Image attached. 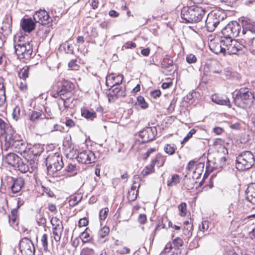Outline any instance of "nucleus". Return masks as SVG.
Segmentation results:
<instances>
[{"mask_svg":"<svg viewBox=\"0 0 255 255\" xmlns=\"http://www.w3.org/2000/svg\"><path fill=\"white\" fill-rule=\"evenodd\" d=\"M30 148L27 142L17 135V168L21 173H26L28 170L27 158L29 155Z\"/></svg>","mask_w":255,"mask_h":255,"instance_id":"nucleus-1","label":"nucleus"},{"mask_svg":"<svg viewBox=\"0 0 255 255\" xmlns=\"http://www.w3.org/2000/svg\"><path fill=\"white\" fill-rule=\"evenodd\" d=\"M206 12L204 8L197 5L185 6L181 9V17L185 22L197 23L202 20Z\"/></svg>","mask_w":255,"mask_h":255,"instance_id":"nucleus-2","label":"nucleus"},{"mask_svg":"<svg viewBox=\"0 0 255 255\" xmlns=\"http://www.w3.org/2000/svg\"><path fill=\"white\" fill-rule=\"evenodd\" d=\"M254 98V95L251 89L242 88L237 92L234 102L237 106L244 109L252 105Z\"/></svg>","mask_w":255,"mask_h":255,"instance_id":"nucleus-3","label":"nucleus"},{"mask_svg":"<svg viewBox=\"0 0 255 255\" xmlns=\"http://www.w3.org/2000/svg\"><path fill=\"white\" fill-rule=\"evenodd\" d=\"M255 162L254 155L250 151L242 152L236 158V167L240 171L251 168Z\"/></svg>","mask_w":255,"mask_h":255,"instance_id":"nucleus-4","label":"nucleus"},{"mask_svg":"<svg viewBox=\"0 0 255 255\" xmlns=\"http://www.w3.org/2000/svg\"><path fill=\"white\" fill-rule=\"evenodd\" d=\"M226 18V15L221 10H215L208 14L205 24L208 31H214L220 22Z\"/></svg>","mask_w":255,"mask_h":255,"instance_id":"nucleus-5","label":"nucleus"},{"mask_svg":"<svg viewBox=\"0 0 255 255\" xmlns=\"http://www.w3.org/2000/svg\"><path fill=\"white\" fill-rule=\"evenodd\" d=\"M222 42L225 46V53L229 55L241 54L244 53L246 49L244 45L233 39H225Z\"/></svg>","mask_w":255,"mask_h":255,"instance_id":"nucleus-6","label":"nucleus"},{"mask_svg":"<svg viewBox=\"0 0 255 255\" xmlns=\"http://www.w3.org/2000/svg\"><path fill=\"white\" fill-rule=\"evenodd\" d=\"M46 165L48 172H56L63 167L62 157L57 154L49 155L46 158Z\"/></svg>","mask_w":255,"mask_h":255,"instance_id":"nucleus-7","label":"nucleus"},{"mask_svg":"<svg viewBox=\"0 0 255 255\" xmlns=\"http://www.w3.org/2000/svg\"><path fill=\"white\" fill-rule=\"evenodd\" d=\"M0 128L5 133V144L8 147L14 146L15 135V130L0 118Z\"/></svg>","mask_w":255,"mask_h":255,"instance_id":"nucleus-8","label":"nucleus"},{"mask_svg":"<svg viewBox=\"0 0 255 255\" xmlns=\"http://www.w3.org/2000/svg\"><path fill=\"white\" fill-rule=\"evenodd\" d=\"M241 26L237 21H232L229 23L222 30L223 37L225 39H233L240 36Z\"/></svg>","mask_w":255,"mask_h":255,"instance_id":"nucleus-9","label":"nucleus"},{"mask_svg":"<svg viewBox=\"0 0 255 255\" xmlns=\"http://www.w3.org/2000/svg\"><path fill=\"white\" fill-rule=\"evenodd\" d=\"M19 250L22 255H34L35 248L31 242L27 238L21 239L19 243Z\"/></svg>","mask_w":255,"mask_h":255,"instance_id":"nucleus-10","label":"nucleus"},{"mask_svg":"<svg viewBox=\"0 0 255 255\" xmlns=\"http://www.w3.org/2000/svg\"><path fill=\"white\" fill-rule=\"evenodd\" d=\"M24 185V180L23 178L21 177H17V187L18 186L19 187V190L17 189V196H19L17 198V210L23 205L28 198V192L27 191L19 192V190L23 187Z\"/></svg>","mask_w":255,"mask_h":255,"instance_id":"nucleus-11","label":"nucleus"},{"mask_svg":"<svg viewBox=\"0 0 255 255\" xmlns=\"http://www.w3.org/2000/svg\"><path fill=\"white\" fill-rule=\"evenodd\" d=\"M76 158L79 162L83 164H90L96 161L94 153L89 150L79 152Z\"/></svg>","mask_w":255,"mask_h":255,"instance_id":"nucleus-12","label":"nucleus"},{"mask_svg":"<svg viewBox=\"0 0 255 255\" xmlns=\"http://www.w3.org/2000/svg\"><path fill=\"white\" fill-rule=\"evenodd\" d=\"M61 85V87H59L56 92L53 94V97L56 98L63 96L65 93L70 92L74 89V84L66 80H62Z\"/></svg>","mask_w":255,"mask_h":255,"instance_id":"nucleus-13","label":"nucleus"},{"mask_svg":"<svg viewBox=\"0 0 255 255\" xmlns=\"http://www.w3.org/2000/svg\"><path fill=\"white\" fill-rule=\"evenodd\" d=\"M155 127H147L140 131L139 133L142 142H147L152 140L156 134Z\"/></svg>","mask_w":255,"mask_h":255,"instance_id":"nucleus-14","label":"nucleus"},{"mask_svg":"<svg viewBox=\"0 0 255 255\" xmlns=\"http://www.w3.org/2000/svg\"><path fill=\"white\" fill-rule=\"evenodd\" d=\"M33 17L36 22H39L42 25L48 24L51 21L48 12L45 10H40L35 12Z\"/></svg>","mask_w":255,"mask_h":255,"instance_id":"nucleus-15","label":"nucleus"},{"mask_svg":"<svg viewBox=\"0 0 255 255\" xmlns=\"http://www.w3.org/2000/svg\"><path fill=\"white\" fill-rule=\"evenodd\" d=\"M27 48L26 44H17V58L19 59H28L32 52L29 45Z\"/></svg>","mask_w":255,"mask_h":255,"instance_id":"nucleus-16","label":"nucleus"},{"mask_svg":"<svg viewBox=\"0 0 255 255\" xmlns=\"http://www.w3.org/2000/svg\"><path fill=\"white\" fill-rule=\"evenodd\" d=\"M224 40L225 38L222 37L220 40L214 39L213 41H211L209 43L210 50L217 54L220 53L225 54V46L223 45V42H222Z\"/></svg>","mask_w":255,"mask_h":255,"instance_id":"nucleus-17","label":"nucleus"},{"mask_svg":"<svg viewBox=\"0 0 255 255\" xmlns=\"http://www.w3.org/2000/svg\"><path fill=\"white\" fill-rule=\"evenodd\" d=\"M123 80V76L122 75L111 73L107 76L106 84L108 87H113L116 85L121 84Z\"/></svg>","mask_w":255,"mask_h":255,"instance_id":"nucleus-18","label":"nucleus"},{"mask_svg":"<svg viewBox=\"0 0 255 255\" xmlns=\"http://www.w3.org/2000/svg\"><path fill=\"white\" fill-rule=\"evenodd\" d=\"M218 64L216 62L206 63L204 65L203 69V74L205 76L212 77L214 76L215 74H219L221 72V69L220 68L216 69V65Z\"/></svg>","mask_w":255,"mask_h":255,"instance_id":"nucleus-19","label":"nucleus"},{"mask_svg":"<svg viewBox=\"0 0 255 255\" xmlns=\"http://www.w3.org/2000/svg\"><path fill=\"white\" fill-rule=\"evenodd\" d=\"M29 67L24 66L18 72V76L22 81L20 82L19 89L21 91H24L27 89L26 79L28 77Z\"/></svg>","mask_w":255,"mask_h":255,"instance_id":"nucleus-20","label":"nucleus"},{"mask_svg":"<svg viewBox=\"0 0 255 255\" xmlns=\"http://www.w3.org/2000/svg\"><path fill=\"white\" fill-rule=\"evenodd\" d=\"M20 25L22 29L28 33L31 32L35 27V23L31 18H22Z\"/></svg>","mask_w":255,"mask_h":255,"instance_id":"nucleus-21","label":"nucleus"},{"mask_svg":"<svg viewBox=\"0 0 255 255\" xmlns=\"http://www.w3.org/2000/svg\"><path fill=\"white\" fill-rule=\"evenodd\" d=\"M43 151V148L42 146L39 144L35 145L31 150L30 149L29 155L27 158V163L29 160L34 162Z\"/></svg>","mask_w":255,"mask_h":255,"instance_id":"nucleus-22","label":"nucleus"},{"mask_svg":"<svg viewBox=\"0 0 255 255\" xmlns=\"http://www.w3.org/2000/svg\"><path fill=\"white\" fill-rule=\"evenodd\" d=\"M239 20L241 22L243 30L255 33V22L245 17H241Z\"/></svg>","mask_w":255,"mask_h":255,"instance_id":"nucleus-23","label":"nucleus"},{"mask_svg":"<svg viewBox=\"0 0 255 255\" xmlns=\"http://www.w3.org/2000/svg\"><path fill=\"white\" fill-rule=\"evenodd\" d=\"M240 36L242 37L246 44L251 46L255 38V33L250 31L242 30V32H240Z\"/></svg>","mask_w":255,"mask_h":255,"instance_id":"nucleus-24","label":"nucleus"},{"mask_svg":"<svg viewBox=\"0 0 255 255\" xmlns=\"http://www.w3.org/2000/svg\"><path fill=\"white\" fill-rule=\"evenodd\" d=\"M247 200L255 205V184H250L247 188L246 191Z\"/></svg>","mask_w":255,"mask_h":255,"instance_id":"nucleus-25","label":"nucleus"},{"mask_svg":"<svg viewBox=\"0 0 255 255\" xmlns=\"http://www.w3.org/2000/svg\"><path fill=\"white\" fill-rule=\"evenodd\" d=\"M109 232V228L107 226H104L101 228L98 233V242L100 244H103L107 241Z\"/></svg>","mask_w":255,"mask_h":255,"instance_id":"nucleus-26","label":"nucleus"},{"mask_svg":"<svg viewBox=\"0 0 255 255\" xmlns=\"http://www.w3.org/2000/svg\"><path fill=\"white\" fill-rule=\"evenodd\" d=\"M211 99L213 102L220 105L228 106L230 104V101L228 98L222 97L216 94L213 95Z\"/></svg>","mask_w":255,"mask_h":255,"instance_id":"nucleus-27","label":"nucleus"},{"mask_svg":"<svg viewBox=\"0 0 255 255\" xmlns=\"http://www.w3.org/2000/svg\"><path fill=\"white\" fill-rule=\"evenodd\" d=\"M3 79L0 78V107H2L6 100L5 89L3 82Z\"/></svg>","mask_w":255,"mask_h":255,"instance_id":"nucleus-28","label":"nucleus"},{"mask_svg":"<svg viewBox=\"0 0 255 255\" xmlns=\"http://www.w3.org/2000/svg\"><path fill=\"white\" fill-rule=\"evenodd\" d=\"M81 115L82 117L91 121L94 120V119L96 118L97 116L95 112H91L87 109H82L81 111Z\"/></svg>","mask_w":255,"mask_h":255,"instance_id":"nucleus-29","label":"nucleus"},{"mask_svg":"<svg viewBox=\"0 0 255 255\" xmlns=\"http://www.w3.org/2000/svg\"><path fill=\"white\" fill-rule=\"evenodd\" d=\"M165 161V157L162 156L161 154H158L152 159V163L154 164L155 166L156 165L158 167H160L163 165Z\"/></svg>","mask_w":255,"mask_h":255,"instance_id":"nucleus-30","label":"nucleus"},{"mask_svg":"<svg viewBox=\"0 0 255 255\" xmlns=\"http://www.w3.org/2000/svg\"><path fill=\"white\" fill-rule=\"evenodd\" d=\"M184 227L183 228V233L186 236H190L192 235V230L193 225L188 221L184 222Z\"/></svg>","mask_w":255,"mask_h":255,"instance_id":"nucleus-31","label":"nucleus"},{"mask_svg":"<svg viewBox=\"0 0 255 255\" xmlns=\"http://www.w3.org/2000/svg\"><path fill=\"white\" fill-rule=\"evenodd\" d=\"M82 198V196L79 194L74 195L70 196L69 200V205L71 207L76 206L81 201Z\"/></svg>","mask_w":255,"mask_h":255,"instance_id":"nucleus-32","label":"nucleus"},{"mask_svg":"<svg viewBox=\"0 0 255 255\" xmlns=\"http://www.w3.org/2000/svg\"><path fill=\"white\" fill-rule=\"evenodd\" d=\"M16 157V154L13 153H9L7 154L5 158V161L9 165L11 166L15 167V159Z\"/></svg>","mask_w":255,"mask_h":255,"instance_id":"nucleus-33","label":"nucleus"},{"mask_svg":"<svg viewBox=\"0 0 255 255\" xmlns=\"http://www.w3.org/2000/svg\"><path fill=\"white\" fill-rule=\"evenodd\" d=\"M172 245L170 242L168 243L164 248V251L162 252L161 255H178L172 251Z\"/></svg>","mask_w":255,"mask_h":255,"instance_id":"nucleus-34","label":"nucleus"},{"mask_svg":"<svg viewBox=\"0 0 255 255\" xmlns=\"http://www.w3.org/2000/svg\"><path fill=\"white\" fill-rule=\"evenodd\" d=\"M63 231V228L52 229L53 238L56 242H58L60 240Z\"/></svg>","mask_w":255,"mask_h":255,"instance_id":"nucleus-35","label":"nucleus"},{"mask_svg":"<svg viewBox=\"0 0 255 255\" xmlns=\"http://www.w3.org/2000/svg\"><path fill=\"white\" fill-rule=\"evenodd\" d=\"M50 222L52 226V229L63 228L62 222L61 220H60L58 218L53 217L51 219Z\"/></svg>","mask_w":255,"mask_h":255,"instance_id":"nucleus-36","label":"nucleus"},{"mask_svg":"<svg viewBox=\"0 0 255 255\" xmlns=\"http://www.w3.org/2000/svg\"><path fill=\"white\" fill-rule=\"evenodd\" d=\"M180 182L179 176L177 174H173L171 179L167 181L168 186H173L177 185Z\"/></svg>","mask_w":255,"mask_h":255,"instance_id":"nucleus-37","label":"nucleus"},{"mask_svg":"<svg viewBox=\"0 0 255 255\" xmlns=\"http://www.w3.org/2000/svg\"><path fill=\"white\" fill-rule=\"evenodd\" d=\"M8 222L9 225L13 228H15V222H16V209L11 210V215L8 216Z\"/></svg>","mask_w":255,"mask_h":255,"instance_id":"nucleus-38","label":"nucleus"},{"mask_svg":"<svg viewBox=\"0 0 255 255\" xmlns=\"http://www.w3.org/2000/svg\"><path fill=\"white\" fill-rule=\"evenodd\" d=\"M176 148L174 144H167L164 147V150L167 154L172 155L175 153Z\"/></svg>","mask_w":255,"mask_h":255,"instance_id":"nucleus-39","label":"nucleus"},{"mask_svg":"<svg viewBox=\"0 0 255 255\" xmlns=\"http://www.w3.org/2000/svg\"><path fill=\"white\" fill-rule=\"evenodd\" d=\"M172 245L173 246L172 249H179L183 246V241L181 238L177 237L173 240Z\"/></svg>","mask_w":255,"mask_h":255,"instance_id":"nucleus-40","label":"nucleus"},{"mask_svg":"<svg viewBox=\"0 0 255 255\" xmlns=\"http://www.w3.org/2000/svg\"><path fill=\"white\" fill-rule=\"evenodd\" d=\"M80 237L83 243H87L92 240V237L88 232V228L81 234Z\"/></svg>","mask_w":255,"mask_h":255,"instance_id":"nucleus-41","label":"nucleus"},{"mask_svg":"<svg viewBox=\"0 0 255 255\" xmlns=\"http://www.w3.org/2000/svg\"><path fill=\"white\" fill-rule=\"evenodd\" d=\"M95 251L88 247L83 248L80 252V255H95Z\"/></svg>","mask_w":255,"mask_h":255,"instance_id":"nucleus-42","label":"nucleus"},{"mask_svg":"<svg viewBox=\"0 0 255 255\" xmlns=\"http://www.w3.org/2000/svg\"><path fill=\"white\" fill-rule=\"evenodd\" d=\"M154 164L151 162V164L146 166L142 170V174L144 176L147 175L149 174L154 171Z\"/></svg>","mask_w":255,"mask_h":255,"instance_id":"nucleus-43","label":"nucleus"},{"mask_svg":"<svg viewBox=\"0 0 255 255\" xmlns=\"http://www.w3.org/2000/svg\"><path fill=\"white\" fill-rule=\"evenodd\" d=\"M46 125L47 126L51 125L52 126L51 128H49V131L52 132L53 131L57 130L61 131V127L57 124H53L50 120H47V121L46 122Z\"/></svg>","mask_w":255,"mask_h":255,"instance_id":"nucleus-44","label":"nucleus"},{"mask_svg":"<svg viewBox=\"0 0 255 255\" xmlns=\"http://www.w3.org/2000/svg\"><path fill=\"white\" fill-rule=\"evenodd\" d=\"M137 104L140 106V107L143 109H145L148 108V105L145 102L144 98L142 96H139L137 98Z\"/></svg>","mask_w":255,"mask_h":255,"instance_id":"nucleus-45","label":"nucleus"},{"mask_svg":"<svg viewBox=\"0 0 255 255\" xmlns=\"http://www.w3.org/2000/svg\"><path fill=\"white\" fill-rule=\"evenodd\" d=\"M48 237L46 234L43 235L41 239V244L43 247V251L47 252L48 250Z\"/></svg>","mask_w":255,"mask_h":255,"instance_id":"nucleus-46","label":"nucleus"},{"mask_svg":"<svg viewBox=\"0 0 255 255\" xmlns=\"http://www.w3.org/2000/svg\"><path fill=\"white\" fill-rule=\"evenodd\" d=\"M178 210L180 212V215L181 216H185L186 214L187 205L185 203H181L178 205Z\"/></svg>","mask_w":255,"mask_h":255,"instance_id":"nucleus-47","label":"nucleus"},{"mask_svg":"<svg viewBox=\"0 0 255 255\" xmlns=\"http://www.w3.org/2000/svg\"><path fill=\"white\" fill-rule=\"evenodd\" d=\"M137 192H138V189L136 190V191H134L133 190H129L128 192V200L130 201H134L137 196Z\"/></svg>","mask_w":255,"mask_h":255,"instance_id":"nucleus-48","label":"nucleus"},{"mask_svg":"<svg viewBox=\"0 0 255 255\" xmlns=\"http://www.w3.org/2000/svg\"><path fill=\"white\" fill-rule=\"evenodd\" d=\"M209 228V222L207 220L203 221L201 224L199 225V229L200 231L205 232L207 231Z\"/></svg>","mask_w":255,"mask_h":255,"instance_id":"nucleus-49","label":"nucleus"},{"mask_svg":"<svg viewBox=\"0 0 255 255\" xmlns=\"http://www.w3.org/2000/svg\"><path fill=\"white\" fill-rule=\"evenodd\" d=\"M65 170L68 172L73 174L77 173V168L75 164H68L65 168Z\"/></svg>","mask_w":255,"mask_h":255,"instance_id":"nucleus-50","label":"nucleus"},{"mask_svg":"<svg viewBox=\"0 0 255 255\" xmlns=\"http://www.w3.org/2000/svg\"><path fill=\"white\" fill-rule=\"evenodd\" d=\"M109 213V209L105 208L102 209L99 213V217L101 220H104L107 217Z\"/></svg>","mask_w":255,"mask_h":255,"instance_id":"nucleus-51","label":"nucleus"},{"mask_svg":"<svg viewBox=\"0 0 255 255\" xmlns=\"http://www.w3.org/2000/svg\"><path fill=\"white\" fill-rule=\"evenodd\" d=\"M8 182L11 183V184L9 186L12 194H14L16 193V190H14L15 185L16 184V179L13 177H9L7 179Z\"/></svg>","mask_w":255,"mask_h":255,"instance_id":"nucleus-52","label":"nucleus"},{"mask_svg":"<svg viewBox=\"0 0 255 255\" xmlns=\"http://www.w3.org/2000/svg\"><path fill=\"white\" fill-rule=\"evenodd\" d=\"M36 222L39 226H42L43 227H46V220L45 218L41 215H39V217H37Z\"/></svg>","mask_w":255,"mask_h":255,"instance_id":"nucleus-53","label":"nucleus"},{"mask_svg":"<svg viewBox=\"0 0 255 255\" xmlns=\"http://www.w3.org/2000/svg\"><path fill=\"white\" fill-rule=\"evenodd\" d=\"M196 132V129L194 128L191 129L189 132L187 133L186 136L184 137L183 138L182 141L181 142V143L183 144L184 142H187L192 136L193 134H194Z\"/></svg>","mask_w":255,"mask_h":255,"instance_id":"nucleus-54","label":"nucleus"},{"mask_svg":"<svg viewBox=\"0 0 255 255\" xmlns=\"http://www.w3.org/2000/svg\"><path fill=\"white\" fill-rule=\"evenodd\" d=\"M197 60L196 56L192 54H188L186 56V61L188 63L191 64L195 63Z\"/></svg>","mask_w":255,"mask_h":255,"instance_id":"nucleus-55","label":"nucleus"},{"mask_svg":"<svg viewBox=\"0 0 255 255\" xmlns=\"http://www.w3.org/2000/svg\"><path fill=\"white\" fill-rule=\"evenodd\" d=\"M41 114L39 112H32L31 115L30 117V119L31 121H34L36 119H38L41 116Z\"/></svg>","mask_w":255,"mask_h":255,"instance_id":"nucleus-56","label":"nucleus"},{"mask_svg":"<svg viewBox=\"0 0 255 255\" xmlns=\"http://www.w3.org/2000/svg\"><path fill=\"white\" fill-rule=\"evenodd\" d=\"M136 47V44L131 41H128L124 45L125 49L133 48Z\"/></svg>","mask_w":255,"mask_h":255,"instance_id":"nucleus-57","label":"nucleus"},{"mask_svg":"<svg viewBox=\"0 0 255 255\" xmlns=\"http://www.w3.org/2000/svg\"><path fill=\"white\" fill-rule=\"evenodd\" d=\"M138 221L141 224H144L146 222V217L145 214H140L138 218Z\"/></svg>","mask_w":255,"mask_h":255,"instance_id":"nucleus-58","label":"nucleus"},{"mask_svg":"<svg viewBox=\"0 0 255 255\" xmlns=\"http://www.w3.org/2000/svg\"><path fill=\"white\" fill-rule=\"evenodd\" d=\"M88 221L86 218L81 219L78 222L79 227H84L87 225Z\"/></svg>","mask_w":255,"mask_h":255,"instance_id":"nucleus-59","label":"nucleus"},{"mask_svg":"<svg viewBox=\"0 0 255 255\" xmlns=\"http://www.w3.org/2000/svg\"><path fill=\"white\" fill-rule=\"evenodd\" d=\"M65 125L67 127L72 128L75 126V123L72 120L68 119H66Z\"/></svg>","mask_w":255,"mask_h":255,"instance_id":"nucleus-60","label":"nucleus"},{"mask_svg":"<svg viewBox=\"0 0 255 255\" xmlns=\"http://www.w3.org/2000/svg\"><path fill=\"white\" fill-rule=\"evenodd\" d=\"M121 89V87H117L116 88H115L111 92V93H110V94L112 96H116V97H118V93L120 91V90Z\"/></svg>","mask_w":255,"mask_h":255,"instance_id":"nucleus-61","label":"nucleus"},{"mask_svg":"<svg viewBox=\"0 0 255 255\" xmlns=\"http://www.w3.org/2000/svg\"><path fill=\"white\" fill-rule=\"evenodd\" d=\"M161 95V92L160 90H154L151 92V96L154 98L159 97Z\"/></svg>","mask_w":255,"mask_h":255,"instance_id":"nucleus-62","label":"nucleus"},{"mask_svg":"<svg viewBox=\"0 0 255 255\" xmlns=\"http://www.w3.org/2000/svg\"><path fill=\"white\" fill-rule=\"evenodd\" d=\"M126 96L125 87H121V89L118 93V97H124Z\"/></svg>","mask_w":255,"mask_h":255,"instance_id":"nucleus-63","label":"nucleus"},{"mask_svg":"<svg viewBox=\"0 0 255 255\" xmlns=\"http://www.w3.org/2000/svg\"><path fill=\"white\" fill-rule=\"evenodd\" d=\"M213 131L216 134L220 135L223 132V129L220 127H217L213 128Z\"/></svg>","mask_w":255,"mask_h":255,"instance_id":"nucleus-64","label":"nucleus"}]
</instances>
